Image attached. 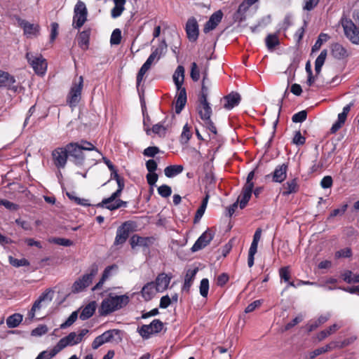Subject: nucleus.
<instances>
[{
    "instance_id": "f704fd0d",
    "label": "nucleus",
    "mask_w": 359,
    "mask_h": 359,
    "mask_svg": "<svg viewBox=\"0 0 359 359\" xmlns=\"http://www.w3.org/2000/svg\"><path fill=\"white\" fill-rule=\"evenodd\" d=\"M197 271L198 269L187 271L182 287L183 290L187 292L189 290Z\"/></svg>"
},
{
    "instance_id": "c756f323",
    "label": "nucleus",
    "mask_w": 359,
    "mask_h": 359,
    "mask_svg": "<svg viewBox=\"0 0 359 359\" xmlns=\"http://www.w3.org/2000/svg\"><path fill=\"white\" fill-rule=\"evenodd\" d=\"M341 327V325L338 323H334L332 325L330 326L328 328L320 331L318 335L317 339L319 341L324 340L325 338L329 337L330 335L336 332Z\"/></svg>"
},
{
    "instance_id": "338daca9",
    "label": "nucleus",
    "mask_w": 359,
    "mask_h": 359,
    "mask_svg": "<svg viewBox=\"0 0 359 359\" xmlns=\"http://www.w3.org/2000/svg\"><path fill=\"white\" fill-rule=\"evenodd\" d=\"M157 166V163L154 159H149L146 162V168L149 173L155 172Z\"/></svg>"
},
{
    "instance_id": "72a5a7b5",
    "label": "nucleus",
    "mask_w": 359,
    "mask_h": 359,
    "mask_svg": "<svg viewBox=\"0 0 359 359\" xmlns=\"http://www.w3.org/2000/svg\"><path fill=\"white\" fill-rule=\"evenodd\" d=\"M167 43L165 40H163L158 46L156 48L152 53L150 54L156 59V62H157L161 57L164 55L167 51Z\"/></svg>"
},
{
    "instance_id": "c03bdc74",
    "label": "nucleus",
    "mask_w": 359,
    "mask_h": 359,
    "mask_svg": "<svg viewBox=\"0 0 359 359\" xmlns=\"http://www.w3.org/2000/svg\"><path fill=\"white\" fill-rule=\"evenodd\" d=\"M165 120H164L163 121L161 122V123H158L157 124H155L152 127V132L155 134H158V135H161V134H165L166 130H167V128H168V125H165Z\"/></svg>"
},
{
    "instance_id": "20e7f679",
    "label": "nucleus",
    "mask_w": 359,
    "mask_h": 359,
    "mask_svg": "<svg viewBox=\"0 0 359 359\" xmlns=\"http://www.w3.org/2000/svg\"><path fill=\"white\" fill-rule=\"evenodd\" d=\"M172 79L177 90L175 109L176 114H180L184 107L187 100L186 89L182 87L184 80V69L182 66L180 65L177 67Z\"/></svg>"
},
{
    "instance_id": "774afa93",
    "label": "nucleus",
    "mask_w": 359,
    "mask_h": 359,
    "mask_svg": "<svg viewBox=\"0 0 359 359\" xmlns=\"http://www.w3.org/2000/svg\"><path fill=\"white\" fill-rule=\"evenodd\" d=\"M332 182L333 181L331 176H325L320 182V186L323 189H328L332 187Z\"/></svg>"
},
{
    "instance_id": "09e8293b",
    "label": "nucleus",
    "mask_w": 359,
    "mask_h": 359,
    "mask_svg": "<svg viewBox=\"0 0 359 359\" xmlns=\"http://www.w3.org/2000/svg\"><path fill=\"white\" fill-rule=\"evenodd\" d=\"M9 262L12 266L15 267L25 266L29 265V262L25 258L18 259L13 258V257H9Z\"/></svg>"
},
{
    "instance_id": "052dcab7",
    "label": "nucleus",
    "mask_w": 359,
    "mask_h": 359,
    "mask_svg": "<svg viewBox=\"0 0 359 359\" xmlns=\"http://www.w3.org/2000/svg\"><path fill=\"white\" fill-rule=\"evenodd\" d=\"M159 151V148L157 147H148L143 151V155L147 157H154Z\"/></svg>"
},
{
    "instance_id": "f257e3e1",
    "label": "nucleus",
    "mask_w": 359,
    "mask_h": 359,
    "mask_svg": "<svg viewBox=\"0 0 359 359\" xmlns=\"http://www.w3.org/2000/svg\"><path fill=\"white\" fill-rule=\"evenodd\" d=\"M67 149L72 162L79 166L83 165L85 161L84 151H95L101 154L100 151L90 142L83 140L79 142H70L67 144Z\"/></svg>"
},
{
    "instance_id": "de8ad7c7",
    "label": "nucleus",
    "mask_w": 359,
    "mask_h": 359,
    "mask_svg": "<svg viewBox=\"0 0 359 359\" xmlns=\"http://www.w3.org/2000/svg\"><path fill=\"white\" fill-rule=\"evenodd\" d=\"M77 318V311L72 312L71 315L68 317V318L66 320V321L60 325V328L65 329L71 326L76 320Z\"/></svg>"
},
{
    "instance_id": "a211bd4d",
    "label": "nucleus",
    "mask_w": 359,
    "mask_h": 359,
    "mask_svg": "<svg viewBox=\"0 0 359 359\" xmlns=\"http://www.w3.org/2000/svg\"><path fill=\"white\" fill-rule=\"evenodd\" d=\"M213 238V234L209 231H205L195 242L191 247L192 252H196L207 246Z\"/></svg>"
},
{
    "instance_id": "423d86ee",
    "label": "nucleus",
    "mask_w": 359,
    "mask_h": 359,
    "mask_svg": "<svg viewBox=\"0 0 359 359\" xmlns=\"http://www.w3.org/2000/svg\"><path fill=\"white\" fill-rule=\"evenodd\" d=\"M199 102L200 104L198 107V111L200 118L210 131L213 134H217V128L210 118L212 111L210 103L208 102V98L205 100L204 98H199Z\"/></svg>"
},
{
    "instance_id": "603ef678",
    "label": "nucleus",
    "mask_w": 359,
    "mask_h": 359,
    "mask_svg": "<svg viewBox=\"0 0 359 359\" xmlns=\"http://www.w3.org/2000/svg\"><path fill=\"white\" fill-rule=\"evenodd\" d=\"M158 193L161 196L168 198L171 195L172 189L168 185L163 184L158 188Z\"/></svg>"
},
{
    "instance_id": "6e6552de",
    "label": "nucleus",
    "mask_w": 359,
    "mask_h": 359,
    "mask_svg": "<svg viewBox=\"0 0 359 359\" xmlns=\"http://www.w3.org/2000/svg\"><path fill=\"white\" fill-rule=\"evenodd\" d=\"M26 59L36 74L43 75L46 73L47 62L41 54L34 55L31 52H27Z\"/></svg>"
},
{
    "instance_id": "f03ea898",
    "label": "nucleus",
    "mask_w": 359,
    "mask_h": 359,
    "mask_svg": "<svg viewBox=\"0 0 359 359\" xmlns=\"http://www.w3.org/2000/svg\"><path fill=\"white\" fill-rule=\"evenodd\" d=\"M130 302L127 294L112 295L110 294L108 297L102 301L98 312L100 316H106L117 310L126 306Z\"/></svg>"
},
{
    "instance_id": "2f4dec72",
    "label": "nucleus",
    "mask_w": 359,
    "mask_h": 359,
    "mask_svg": "<svg viewBox=\"0 0 359 359\" xmlns=\"http://www.w3.org/2000/svg\"><path fill=\"white\" fill-rule=\"evenodd\" d=\"M95 309H96L95 302H90L82 310L81 313H80V318L82 320H85L90 318L94 314Z\"/></svg>"
},
{
    "instance_id": "7c9ffc66",
    "label": "nucleus",
    "mask_w": 359,
    "mask_h": 359,
    "mask_svg": "<svg viewBox=\"0 0 359 359\" xmlns=\"http://www.w3.org/2000/svg\"><path fill=\"white\" fill-rule=\"evenodd\" d=\"M90 29L83 30L80 32L78 37V44L83 50H87L89 46Z\"/></svg>"
},
{
    "instance_id": "3c124183",
    "label": "nucleus",
    "mask_w": 359,
    "mask_h": 359,
    "mask_svg": "<svg viewBox=\"0 0 359 359\" xmlns=\"http://www.w3.org/2000/svg\"><path fill=\"white\" fill-rule=\"evenodd\" d=\"M262 236V229L260 228L257 229L255 231L254 236H253V240L250 245V249L257 250V246L258 243L261 238Z\"/></svg>"
},
{
    "instance_id": "0e129e2a",
    "label": "nucleus",
    "mask_w": 359,
    "mask_h": 359,
    "mask_svg": "<svg viewBox=\"0 0 359 359\" xmlns=\"http://www.w3.org/2000/svg\"><path fill=\"white\" fill-rule=\"evenodd\" d=\"M279 275L280 278L283 280L285 282L289 281L290 278L289 267L285 266L280 268V269L279 270Z\"/></svg>"
},
{
    "instance_id": "4be33fe9",
    "label": "nucleus",
    "mask_w": 359,
    "mask_h": 359,
    "mask_svg": "<svg viewBox=\"0 0 359 359\" xmlns=\"http://www.w3.org/2000/svg\"><path fill=\"white\" fill-rule=\"evenodd\" d=\"M299 189V185L298 184V179L294 177L287 181L283 184V191L281 194L283 196H287L290 194L297 193Z\"/></svg>"
},
{
    "instance_id": "cd10ccee",
    "label": "nucleus",
    "mask_w": 359,
    "mask_h": 359,
    "mask_svg": "<svg viewBox=\"0 0 359 359\" xmlns=\"http://www.w3.org/2000/svg\"><path fill=\"white\" fill-rule=\"evenodd\" d=\"M15 83V79L13 76L7 72L0 70V88H11L13 83Z\"/></svg>"
},
{
    "instance_id": "bb28decb",
    "label": "nucleus",
    "mask_w": 359,
    "mask_h": 359,
    "mask_svg": "<svg viewBox=\"0 0 359 359\" xmlns=\"http://www.w3.org/2000/svg\"><path fill=\"white\" fill-rule=\"evenodd\" d=\"M118 266L112 264L106 267L102 273V277L99 282L92 288L93 291H96L102 288L104 283L111 275V271L117 270Z\"/></svg>"
},
{
    "instance_id": "393cba45",
    "label": "nucleus",
    "mask_w": 359,
    "mask_h": 359,
    "mask_svg": "<svg viewBox=\"0 0 359 359\" xmlns=\"http://www.w3.org/2000/svg\"><path fill=\"white\" fill-rule=\"evenodd\" d=\"M250 184L243 186L242 192L236 201L238 203H239L241 209H243L250 199L252 193V189L250 188Z\"/></svg>"
},
{
    "instance_id": "dca6fc26",
    "label": "nucleus",
    "mask_w": 359,
    "mask_h": 359,
    "mask_svg": "<svg viewBox=\"0 0 359 359\" xmlns=\"http://www.w3.org/2000/svg\"><path fill=\"white\" fill-rule=\"evenodd\" d=\"M23 29L24 34L27 38H34L39 35L40 26L37 24H32L26 20H22L20 23Z\"/></svg>"
},
{
    "instance_id": "4d7b16f0",
    "label": "nucleus",
    "mask_w": 359,
    "mask_h": 359,
    "mask_svg": "<svg viewBox=\"0 0 359 359\" xmlns=\"http://www.w3.org/2000/svg\"><path fill=\"white\" fill-rule=\"evenodd\" d=\"M211 86V81H202L201 82V91L199 98H208V92H209V88Z\"/></svg>"
},
{
    "instance_id": "49530a36",
    "label": "nucleus",
    "mask_w": 359,
    "mask_h": 359,
    "mask_svg": "<svg viewBox=\"0 0 359 359\" xmlns=\"http://www.w3.org/2000/svg\"><path fill=\"white\" fill-rule=\"evenodd\" d=\"M200 294L203 297H206L209 290V280L207 278L201 280L200 283Z\"/></svg>"
},
{
    "instance_id": "13d9d810",
    "label": "nucleus",
    "mask_w": 359,
    "mask_h": 359,
    "mask_svg": "<svg viewBox=\"0 0 359 359\" xmlns=\"http://www.w3.org/2000/svg\"><path fill=\"white\" fill-rule=\"evenodd\" d=\"M191 137V133L190 131V128L188 126V124H185L183 127V130L181 134V141L187 143Z\"/></svg>"
},
{
    "instance_id": "ea45409f",
    "label": "nucleus",
    "mask_w": 359,
    "mask_h": 359,
    "mask_svg": "<svg viewBox=\"0 0 359 359\" xmlns=\"http://www.w3.org/2000/svg\"><path fill=\"white\" fill-rule=\"evenodd\" d=\"M348 344V342L346 340H344L341 342L332 341L330 344L325 345V346H323V348L325 350V352L326 353L332 351L335 348H342L347 346Z\"/></svg>"
},
{
    "instance_id": "864d4df0",
    "label": "nucleus",
    "mask_w": 359,
    "mask_h": 359,
    "mask_svg": "<svg viewBox=\"0 0 359 359\" xmlns=\"http://www.w3.org/2000/svg\"><path fill=\"white\" fill-rule=\"evenodd\" d=\"M50 243H55L59 245L62 246H71L72 245V241L69 239L63 238H53L49 240Z\"/></svg>"
},
{
    "instance_id": "a18cd8bd",
    "label": "nucleus",
    "mask_w": 359,
    "mask_h": 359,
    "mask_svg": "<svg viewBox=\"0 0 359 359\" xmlns=\"http://www.w3.org/2000/svg\"><path fill=\"white\" fill-rule=\"evenodd\" d=\"M200 70L196 62H192L191 65L190 76L191 79L196 82L200 79Z\"/></svg>"
},
{
    "instance_id": "5701e85b",
    "label": "nucleus",
    "mask_w": 359,
    "mask_h": 359,
    "mask_svg": "<svg viewBox=\"0 0 359 359\" xmlns=\"http://www.w3.org/2000/svg\"><path fill=\"white\" fill-rule=\"evenodd\" d=\"M225 103L224 108L227 110H231L233 107L238 106L241 100V95L238 93L231 92L223 98Z\"/></svg>"
},
{
    "instance_id": "4c0bfd02",
    "label": "nucleus",
    "mask_w": 359,
    "mask_h": 359,
    "mask_svg": "<svg viewBox=\"0 0 359 359\" xmlns=\"http://www.w3.org/2000/svg\"><path fill=\"white\" fill-rule=\"evenodd\" d=\"M266 46L269 50H273L280 44V41L277 34H269L265 39Z\"/></svg>"
},
{
    "instance_id": "69168bd1",
    "label": "nucleus",
    "mask_w": 359,
    "mask_h": 359,
    "mask_svg": "<svg viewBox=\"0 0 359 359\" xmlns=\"http://www.w3.org/2000/svg\"><path fill=\"white\" fill-rule=\"evenodd\" d=\"M352 255L351 250L349 248L341 249L335 253V257H350Z\"/></svg>"
},
{
    "instance_id": "f3484780",
    "label": "nucleus",
    "mask_w": 359,
    "mask_h": 359,
    "mask_svg": "<svg viewBox=\"0 0 359 359\" xmlns=\"http://www.w3.org/2000/svg\"><path fill=\"white\" fill-rule=\"evenodd\" d=\"M223 18V13L221 10H219L211 15L209 20L206 22L203 32L208 33L209 32L215 29L219 23L222 21Z\"/></svg>"
},
{
    "instance_id": "a19ab883",
    "label": "nucleus",
    "mask_w": 359,
    "mask_h": 359,
    "mask_svg": "<svg viewBox=\"0 0 359 359\" xmlns=\"http://www.w3.org/2000/svg\"><path fill=\"white\" fill-rule=\"evenodd\" d=\"M330 36L327 34L321 33L318 37L314 45L311 48V53H313L320 50L322 44L329 39Z\"/></svg>"
},
{
    "instance_id": "5fc2aeb1",
    "label": "nucleus",
    "mask_w": 359,
    "mask_h": 359,
    "mask_svg": "<svg viewBox=\"0 0 359 359\" xmlns=\"http://www.w3.org/2000/svg\"><path fill=\"white\" fill-rule=\"evenodd\" d=\"M306 111L305 110H302L294 114L292 117V120L294 123H302L306 119Z\"/></svg>"
},
{
    "instance_id": "4468645a",
    "label": "nucleus",
    "mask_w": 359,
    "mask_h": 359,
    "mask_svg": "<svg viewBox=\"0 0 359 359\" xmlns=\"http://www.w3.org/2000/svg\"><path fill=\"white\" fill-rule=\"evenodd\" d=\"M131 222L128 221L118 227L114 240L115 245H122L127 241L130 231H131Z\"/></svg>"
},
{
    "instance_id": "8fccbe9b",
    "label": "nucleus",
    "mask_w": 359,
    "mask_h": 359,
    "mask_svg": "<svg viewBox=\"0 0 359 359\" xmlns=\"http://www.w3.org/2000/svg\"><path fill=\"white\" fill-rule=\"evenodd\" d=\"M105 343H107V342L105 339V336L104 335V333H102V334H100L95 338V339L92 342V348H93V349L96 350L100 346L104 344Z\"/></svg>"
},
{
    "instance_id": "e433bc0d",
    "label": "nucleus",
    "mask_w": 359,
    "mask_h": 359,
    "mask_svg": "<svg viewBox=\"0 0 359 359\" xmlns=\"http://www.w3.org/2000/svg\"><path fill=\"white\" fill-rule=\"evenodd\" d=\"M327 55V50L326 49L323 50L320 55L318 56L315 61V71L316 74L318 76L320 72L322 67L323 66Z\"/></svg>"
},
{
    "instance_id": "1a4fd4ad",
    "label": "nucleus",
    "mask_w": 359,
    "mask_h": 359,
    "mask_svg": "<svg viewBox=\"0 0 359 359\" xmlns=\"http://www.w3.org/2000/svg\"><path fill=\"white\" fill-rule=\"evenodd\" d=\"M83 86V78L82 76H80L78 79V81H74L73 82L69 93L67 95V101L71 107L76 106L79 102Z\"/></svg>"
},
{
    "instance_id": "2eb2a0df",
    "label": "nucleus",
    "mask_w": 359,
    "mask_h": 359,
    "mask_svg": "<svg viewBox=\"0 0 359 359\" xmlns=\"http://www.w3.org/2000/svg\"><path fill=\"white\" fill-rule=\"evenodd\" d=\"M186 32L189 41H196L198 39L199 29L196 18H191L187 20L186 24Z\"/></svg>"
},
{
    "instance_id": "aec40b11",
    "label": "nucleus",
    "mask_w": 359,
    "mask_h": 359,
    "mask_svg": "<svg viewBox=\"0 0 359 359\" xmlns=\"http://www.w3.org/2000/svg\"><path fill=\"white\" fill-rule=\"evenodd\" d=\"M154 241L153 237H142L135 234L130 238V243L132 248L137 246L148 248L153 244Z\"/></svg>"
},
{
    "instance_id": "e2e57ef3",
    "label": "nucleus",
    "mask_w": 359,
    "mask_h": 359,
    "mask_svg": "<svg viewBox=\"0 0 359 359\" xmlns=\"http://www.w3.org/2000/svg\"><path fill=\"white\" fill-rule=\"evenodd\" d=\"M320 0H304V5L303 9L310 11L313 10L318 4Z\"/></svg>"
},
{
    "instance_id": "ddd939ff",
    "label": "nucleus",
    "mask_w": 359,
    "mask_h": 359,
    "mask_svg": "<svg viewBox=\"0 0 359 359\" xmlns=\"http://www.w3.org/2000/svg\"><path fill=\"white\" fill-rule=\"evenodd\" d=\"M54 164L58 168L65 167L69 156L67 145L65 147H58L52 152Z\"/></svg>"
},
{
    "instance_id": "c9c22d12",
    "label": "nucleus",
    "mask_w": 359,
    "mask_h": 359,
    "mask_svg": "<svg viewBox=\"0 0 359 359\" xmlns=\"http://www.w3.org/2000/svg\"><path fill=\"white\" fill-rule=\"evenodd\" d=\"M330 317V314H327L325 316H320L316 320L311 321L307 324V330L308 332H312L318 327L320 325L326 323Z\"/></svg>"
},
{
    "instance_id": "680f3d73",
    "label": "nucleus",
    "mask_w": 359,
    "mask_h": 359,
    "mask_svg": "<svg viewBox=\"0 0 359 359\" xmlns=\"http://www.w3.org/2000/svg\"><path fill=\"white\" fill-rule=\"evenodd\" d=\"M305 142L306 138L301 134L300 131H296L292 142L296 145H303Z\"/></svg>"
},
{
    "instance_id": "412c9836",
    "label": "nucleus",
    "mask_w": 359,
    "mask_h": 359,
    "mask_svg": "<svg viewBox=\"0 0 359 359\" xmlns=\"http://www.w3.org/2000/svg\"><path fill=\"white\" fill-rule=\"evenodd\" d=\"M172 275H168L165 273H160L156 278L154 282L156 290L158 292H162L167 290L170 282L172 279Z\"/></svg>"
},
{
    "instance_id": "6ab92c4d",
    "label": "nucleus",
    "mask_w": 359,
    "mask_h": 359,
    "mask_svg": "<svg viewBox=\"0 0 359 359\" xmlns=\"http://www.w3.org/2000/svg\"><path fill=\"white\" fill-rule=\"evenodd\" d=\"M288 166L286 163L278 165L276 167L274 171L270 175L272 181L276 183H282L287 178Z\"/></svg>"
},
{
    "instance_id": "9b49d317",
    "label": "nucleus",
    "mask_w": 359,
    "mask_h": 359,
    "mask_svg": "<svg viewBox=\"0 0 359 359\" xmlns=\"http://www.w3.org/2000/svg\"><path fill=\"white\" fill-rule=\"evenodd\" d=\"M88 11L85 4L79 1L74 7L73 16V26L80 29L87 20Z\"/></svg>"
},
{
    "instance_id": "79ce46f5",
    "label": "nucleus",
    "mask_w": 359,
    "mask_h": 359,
    "mask_svg": "<svg viewBox=\"0 0 359 359\" xmlns=\"http://www.w3.org/2000/svg\"><path fill=\"white\" fill-rule=\"evenodd\" d=\"M121 331L117 329H112L107 330L104 332L107 342H111L115 337H118V340L121 341Z\"/></svg>"
},
{
    "instance_id": "bf43d9fd",
    "label": "nucleus",
    "mask_w": 359,
    "mask_h": 359,
    "mask_svg": "<svg viewBox=\"0 0 359 359\" xmlns=\"http://www.w3.org/2000/svg\"><path fill=\"white\" fill-rule=\"evenodd\" d=\"M0 205H3L6 209L13 211L17 210L19 208V205L18 204L11 202L8 200L1 198H0Z\"/></svg>"
},
{
    "instance_id": "0eeeda50",
    "label": "nucleus",
    "mask_w": 359,
    "mask_h": 359,
    "mask_svg": "<svg viewBox=\"0 0 359 359\" xmlns=\"http://www.w3.org/2000/svg\"><path fill=\"white\" fill-rule=\"evenodd\" d=\"M98 272V267L94 264L91 266L89 272L83 275L80 278L76 280L72 287V291L74 293H79L88 287L92 283L93 278Z\"/></svg>"
},
{
    "instance_id": "9d476101",
    "label": "nucleus",
    "mask_w": 359,
    "mask_h": 359,
    "mask_svg": "<svg viewBox=\"0 0 359 359\" xmlns=\"http://www.w3.org/2000/svg\"><path fill=\"white\" fill-rule=\"evenodd\" d=\"M163 327V323L159 319H154L149 325H143L137 328V332L144 339H147L154 334L159 333Z\"/></svg>"
},
{
    "instance_id": "6e6d98bb",
    "label": "nucleus",
    "mask_w": 359,
    "mask_h": 359,
    "mask_svg": "<svg viewBox=\"0 0 359 359\" xmlns=\"http://www.w3.org/2000/svg\"><path fill=\"white\" fill-rule=\"evenodd\" d=\"M48 330V327L46 325H41L32 330L31 334L34 337H40L45 334Z\"/></svg>"
},
{
    "instance_id": "7ed1b4c3",
    "label": "nucleus",
    "mask_w": 359,
    "mask_h": 359,
    "mask_svg": "<svg viewBox=\"0 0 359 359\" xmlns=\"http://www.w3.org/2000/svg\"><path fill=\"white\" fill-rule=\"evenodd\" d=\"M116 183L118 189L109 197L104 198L102 201L95 205L97 208H106L109 210L113 211L121 208H126L128 202L122 201L118 198L121 196V193L125 187L124 179H117Z\"/></svg>"
},
{
    "instance_id": "a878e982",
    "label": "nucleus",
    "mask_w": 359,
    "mask_h": 359,
    "mask_svg": "<svg viewBox=\"0 0 359 359\" xmlns=\"http://www.w3.org/2000/svg\"><path fill=\"white\" fill-rule=\"evenodd\" d=\"M157 292L155 283L152 281L144 285L141 290V294L145 301H149L154 297Z\"/></svg>"
},
{
    "instance_id": "58836bf2",
    "label": "nucleus",
    "mask_w": 359,
    "mask_h": 359,
    "mask_svg": "<svg viewBox=\"0 0 359 359\" xmlns=\"http://www.w3.org/2000/svg\"><path fill=\"white\" fill-rule=\"evenodd\" d=\"M22 315L20 313H14L8 317L6 319V325L9 328H15L22 321Z\"/></svg>"
},
{
    "instance_id": "c85d7f7f",
    "label": "nucleus",
    "mask_w": 359,
    "mask_h": 359,
    "mask_svg": "<svg viewBox=\"0 0 359 359\" xmlns=\"http://www.w3.org/2000/svg\"><path fill=\"white\" fill-rule=\"evenodd\" d=\"M331 53L332 56L338 60L344 59L348 56L346 49L338 43L332 45Z\"/></svg>"
},
{
    "instance_id": "37998d69",
    "label": "nucleus",
    "mask_w": 359,
    "mask_h": 359,
    "mask_svg": "<svg viewBox=\"0 0 359 359\" xmlns=\"http://www.w3.org/2000/svg\"><path fill=\"white\" fill-rule=\"evenodd\" d=\"M121 41V31L116 28L115 29L111 35L110 43L111 45H118Z\"/></svg>"
},
{
    "instance_id": "b1692460",
    "label": "nucleus",
    "mask_w": 359,
    "mask_h": 359,
    "mask_svg": "<svg viewBox=\"0 0 359 359\" xmlns=\"http://www.w3.org/2000/svg\"><path fill=\"white\" fill-rule=\"evenodd\" d=\"M53 294L54 291L49 288L46 290L37 299V300L35 301V302L33 304V310L36 311L41 309V303L42 302H46L50 303L53 298Z\"/></svg>"
},
{
    "instance_id": "473e14b6",
    "label": "nucleus",
    "mask_w": 359,
    "mask_h": 359,
    "mask_svg": "<svg viewBox=\"0 0 359 359\" xmlns=\"http://www.w3.org/2000/svg\"><path fill=\"white\" fill-rule=\"evenodd\" d=\"M183 170L184 167L182 165H172L164 169V173L167 177L171 178L180 174Z\"/></svg>"
},
{
    "instance_id": "39448f33",
    "label": "nucleus",
    "mask_w": 359,
    "mask_h": 359,
    "mask_svg": "<svg viewBox=\"0 0 359 359\" xmlns=\"http://www.w3.org/2000/svg\"><path fill=\"white\" fill-rule=\"evenodd\" d=\"M88 329H82L79 334L75 332H70L67 336L62 338L55 346L54 353H58L68 346H74L81 342L84 337L88 333Z\"/></svg>"
},
{
    "instance_id": "f8f14e48",
    "label": "nucleus",
    "mask_w": 359,
    "mask_h": 359,
    "mask_svg": "<svg viewBox=\"0 0 359 359\" xmlns=\"http://www.w3.org/2000/svg\"><path fill=\"white\" fill-rule=\"evenodd\" d=\"M344 34L350 41L354 44H359V27L351 20H345L342 22Z\"/></svg>"
}]
</instances>
